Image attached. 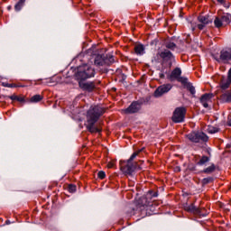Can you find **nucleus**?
I'll return each mask as SVG.
<instances>
[{"label": "nucleus", "instance_id": "obj_1", "mask_svg": "<svg viewBox=\"0 0 231 231\" xmlns=\"http://www.w3.org/2000/svg\"><path fill=\"white\" fill-rule=\"evenodd\" d=\"M164 48L161 50L157 56L160 57L159 59H155V62L161 63V69H159V78L163 79H165V75H169L171 73V69L173 66H176V56L172 51L178 48V45L174 43V42L168 41L164 42Z\"/></svg>", "mask_w": 231, "mask_h": 231}, {"label": "nucleus", "instance_id": "obj_2", "mask_svg": "<svg viewBox=\"0 0 231 231\" xmlns=\"http://www.w3.org/2000/svg\"><path fill=\"white\" fill-rule=\"evenodd\" d=\"M106 113V108L99 105L91 106L87 111V131L88 133H102V129L95 126V124L100 120V117Z\"/></svg>", "mask_w": 231, "mask_h": 231}, {"label": "nucleus", "instance_id": "obj_3", "mask_svg": "<svg viewBox=\"0 0 231 231\" xmlns=\"http://www.w3.org/2000/svg\"><path fill=\"white\" fill-rule=\"evenodd\" d=\"M97 75V70L93 66L89 64H83L77 67L76 72L74 74V79L77 81L88 80L89 79H95Z\"/></svg>", "mask_w": 231, "mask_h": 231}, {"label": "nucleus", "instance_id": "obj_4", "mask_svg": "<svg viewBox=\"0 0 231 231\" xmlns=\"http://www.w3.org/2000/svg\"><path fill=\"white\" fill-rule=\"evenodd\" d=\"M92 57L94 59V65H96L97 68H100L101 66H111L112 64H115V56L111 53L100 54L94 52Z\"/></svg>", "mask_w": 231, "mask_h": 231}, {"label": "nucleus", "instance_id": "obj_5", "mask_svg": "<svg viewBox=\"0 0 231 231\" xmlns=\"http://www.w3.org/2000/svg\"><path fill=\"white\" fill-rule=\"evenodd\" d=\"M120 171L125 176H134L136 171H142V166L138 162H129V161H120Z\"/></svg>", "mask_w": 231, "mask_h": 231}, {"label": "nucleus", "instance_id": "obj_6", "mask_svg": "<svg viewBox=\"0 0 231 231\" xmlns=\"http://www.w3.org/2000/svg\"><path fill=\"white\" fill-rule=\"evenodd\" d=\"M147 207H152V200H150L144 195L138 199L137 206L135 208H126V215L128 217H131V216H134V214H136V210H144V208H147Z\"/></svg>", "mask_w": 231, "mask_h": 231}, {"label": "nucleus", "instance_id": "obj_7", "mask_svg": "<svg viewBox=\"0 0 231 231\" xmlns=\"http://www.w3.org/2000/svg\"><path fill=\"white\" fill-rule=\"evenodd\" d=\"M213 59L218 64H231V48H225L220 51L219 54H214Z\"/></svg>", "mask_w": 231, "mask_h": 231}, {"label": "nucleus", "instance_id": "obj_8", "mask_svg": "<svg viewBox=\"0 0 231 231\" xmlns=\"http://www.w3.org/2000/svg\"><path fill=\"white\" fill-rule=\"evenodd\" d=\"M186 138L192 143H199L200 142H208V135L203 132L193 131L186 135Z\"/></svg>", "mask_w": 231, "mask_h": 231}, {"label": "nucleus", "instance_id": "obj_9", "mask_svg": "<svg viewBox=\"0 0 231 231\" xmlns=\"http://www.w3.org/2000/svg\"><path fill=\"white\" fill-rule=\"evenodd\" d=\"M185 115H187V109L183 106L175 108L171 116L173 124H183L185 122Z\"/></svg>", "mask_w": 231, "mask_h": 231}, {"label": "nucleus", "instance_id": "obj_10", "mask_svg": "<svg viewBox=\"0 0 231 231\" xmlns=\"http://www.w3.org/2000/svg\"><path fill=\"white\" fill-rule=\"evenodd\" d=\"M171 89H172V85L170 83L161 85L153 92V97L154 98H161L163 95H167Z\"/></svg>", "mask_w": 231, "mask_h": 231}, {"label": "nucleus", "instance_id": "obj_11", "mask_svg": "<svg viewBox=\"0 0 231 231\" xmlns=\"http://www.w3.org/2000/svg\"><path fill=\"white\" fill-rule=\"evenodd\" d=\"M142 110V103L140 100L133 101L130 106L125 109V115H135V113H140Z\"/></svg>", "mask_w": 231, "mask_h": 231}, {"label": "nucleus", "instance_id": "obj_12", "mask_svg": "<svg viewBox=\"0 0 231 231\" xmlns=\"http://www.w3.org/2000/svg\"><path fill=\"white\" fill-rule=\"evenodd\" d=\"M79 87L82 91H86L87 93H93L95 89H97V85L95 81L86 82V80L78 81Z\"/></svg>", "mask_w": 231, "mask_h": 231}, {"label": "nucleus", "instance_id": "obj_13", "mask_svg": "<svg viewBox=\"0 0 231 231\" xmlns=\"http://www.w3.org/2000/svg\"><path fill=\"white\" fill-rule=\"evenodd\" d=\"M198 21L199 24H197V28L199 30H205V28H207V26H208V24H212V23H214V21L212 20V18H210V16L208 15H199L198 17Z\"/></svg>", "mask_w": 231, "mask_h": 231}, {"label": "nucleus", "instance_id": "obj_14", "mask_svg": "<svg viewBox=\"0 0 231 231\" xmlns=\"http://www.w3.org/2000/svg\"><path fill=\"white\" fill-rule=\"evenodd\" d=\"M184 210H186V212H189L190 214H194L195 216H199V217H207V213H201V208H197L194 206V204L186 206Z\"/></svg>", "mask_w": 231, "mask_h": 231}, {"label": "nucleus", "instance_id": "obj_15", "mask_svg": "<svg viewBox=\"0 0 231 231\" xmlns=\"http://www.w3.org/2000/svg\"><path fill=\"white\" fill-rule=\"evenodd\" d=\"M210 162V157L207 155L199 156V155H195V163L199 167H203V165H207Z\"/></svg>", "mask_w": 231, "mask_h": 231}, {"label": "nucleus", "instance_id": "obj_16", "mask_svg": "<svg viewBox=\"0 0 231 231\" xmlns=\"http://www.w3.org/2000/svg\"><path fill=\"white\" fill-rule=\"evenodd\" d=\"M180 77H181V69L177 67L168 76V79H170V80H178Z\"/></svg>", "mask_w": 231, "mask_h": 231}, {"label": "nucleus", "instance_id": "obj_17", "mask_svg": "<svg viewBox=\"0 0 231 231\" xmlns=\"http://www.w3.org/2000/svg\"><path fill=\"white\" fill-rule=\"evenodd\" d=\"M220 101L222 104H231V89L220 95Z\"/></svg>", "mask_w": 231, "mask_h": 231}, {"label": "nucleus", "instance_id": "obj_18", "mask_svg": "<svg viewBox=\"0 0 231 231\" xmlns=\"http://www.w3.org/2000/svg\"><path fill=\"white\" fill-rule=\"evenodd\" d=\"M231 81L229 79H225V77L223 76L220 80V89L223 91H226V89H228L230 88Z\"/></svg>", "mask_w": 231, "mask_h": 231}, {"label": "nucleus", "instance_id": "obj_19", "mask_svg": "<svg viewBox=\"0 0 231 231\" xmlns=\"http://www.w3.org/2000/svg\"><path fill=\"white\" fill-rule=\"evenodd\" d=\"M43 98L44 97L42 95L36 94L28 99V102L30 104H39V102H41Z\"/></svg>", "mask_w": 231, "mask_h": 231}, {"label": "nucleus", "instance_id": "obj_20", "mask_svg": "<svg viewBox=\"0 0 231 231\" xmlns=\"http://www.w3.org/2000/svg\"><path fill=\"white\" fill-rule=\"evenodd\" d=\"M134 52L137 54V55H144L145 53V46H143V44L142 43H139L137 45L134 46Z\"/></svg>", "mask_w": 231, "mask_h": 231}, {"label": "nucleus", "instance_id": "obj_21", "mask_svg": "<svg viewBox=\"0 0 231 231\" xmlns=\"http://www.w3.org/2000/svg\"><path fill=\"white\" fill-rule=\"evenodd\" d=\"M216 169H217V167L216 166V164L214 163H211L210 166L207 167L206 169H204L202 171V172L204 174H212V172H215L216 171Z\"/></svg>", "mask_w": 231, "mask_h": 231}, {"label": "nucleus", "instance_id": "obj_22", "mask_svg": "<svg viewBox=\"0 0 231 231\" xmlns=\"http://www.w3.org/2000/svg\"><path fill=\"white\" fill-rule=\"evenodd\" d=\"M26 4V0H18V2L14 5V10L16 12H21Z\"/></svg>", "mask_w": 231, "mask_h": 231}, {"label": "nucleus", "instance_id": "obj_23", "mask_svg": "<svg viewBox=\"0 0 231 231\" xmlns=\"http://www.w3.org/2000/svg\"><path fill=\"white\" fill-rule=\"evenodd\" d=\"M150 201H152V198H158V191H154L152 189H150L147 191V193L144 195Z\"/></svg>", "mask_w": 231, "mask_h": 231}, {"label": "nucleus", "instance_id": "obj_24", "mask_svg": "<svg viewBox=\"0 0 231 231\" xmlns=\"http://www.w3.org/2000/svg\"><path fill=\"white\" fill-rule=\"evenodd\" d=\"M143 151H145V148H142L137 152H134L126 162H129L131 163H134V158L140 154V152H143Z\"/></svg>", "mask_w": 231, "mask_h": 231}, {"label": "nucleus", "instance_id": "obj_25", "mask_svg": "<svg viewBox=\"0 0 231 231\" xmlns=\"http://www.w3.org/2000/svg\"><path fill=\"white\" fill-rule=\"evenodd\" d=\"M186 89L189 91L190 95H192L193 97H196V88L192 86V83L189 82L186 85Z\"/></svg>", "mask_w": 231, "mask_h": 231}, {"label": "nucleus", "instance_id": "obj_26", "mask_svg": "<svg viewBox=\"0 0 231 231\" xmlns=\"http://www.w3.org/2000/svg\"><path fill=\"white\" fill-rule=\"evenodd\" d=\"M151 98H152V97L151 96H147L146 97H142L139 99V102L141 103V106H147V105H151Z\"/></svg>", "mask_w": 231, "mask_h": 231}, {"label": "nucleus", "instance_id": "obj_27", "mask_svg": "<svg viewBox=\"0 0 231 231\" xmlns=\"http://www.w3.org/2000/svg\"><path fill=\"white\" fill-rule=\"evenodd\" d=\"M208 183H214V177H207V178L202 179V180H201L202 187L208 185Z\"/></svg>", "mask_w": 231, "mask_h": 231}, {"label": "nucleus", "instance_id": "obj_28", "mask_svg": "<svg viewBox=\"0 0 231 231\" xmlns=\"http://www.w3.org/2000/svg\"><path fill=\"white\" fill-rule=\"evenodd\" d=\"M215 28H221L223 26V20L219 17H216L214 20Z\"/></svg>", "mask_w": 231, "mask_h": 231}, {"label": "nucleus", "instance_id": "obj_29", "mask_svg": "<svg viewBox=\"0 0 231 231\" xmlns=\"http://www.w3.org/2000/svg\"><path fill=\"white\" fill-rule=\"evenodd\" d=\"M210 98H212V94L206 93L201 96L200 102H208V100H210Z\"/></svg>", "mask_w": 231, "mask_h": 231}, {"label": "nucleus", "instance_id": "obj_30", "mask_svg": "<svg viewBox=\"0 0 231 231\" xmlns=\"http://www.w3.org/2000/svg\"><path fill=\"white\" fill-rule=\"evenodd\" d=\"M208 133L209 134H216V133H219V128L215 126H208Z\"/></svg>", "mask_w": 231, "mask_h": 231}, {"label": "nucleus", "instance_id": "obj_31", "mask_svg": "<svg viewBox=\"0 0 231 231\" xmlns=\"http://www.w3.org/2000/svg\"><path fill=\"white\" fill-rule=\"evenodd\" d=\"M68 190H69V192L70 194H73V193L77 192V185H75V184H69Z\"/></svg>", "mask_w": 231, "mask_h": 231}, {"label": "nucleus", "instance_id": "obj_32", "mask_svg": "<svg viewBox=\"0 0 231 231\" xmlns=\"http://www.w3.org/2000/svg\"><path fill=\"white\" fill-rule=\"evenodd\" d=\"M177 80L178 82H180V84H183V86H187L189 84V79L181 76Z\"/></svg>", "mask_w": 231, "mask_h": 231}, {"label": "nucleus", "instance_id": "obj_33", "mask_svg": "<svg viewBox=\"0 0 231 231\" xmlns=\"http://www.w3.org/2000/svg\"><path fill=\"white\" fill-rule=\"evenodd\" d=\"M188 171H190V172H196L198 171V168L196 167L195 164L189 163L188 165Z\"/></svg>", "mask_w": 231, "mask_h": 231}, {"label": "nucleus", "instance_id": "obj_34", "mask_svg": "<svg viewBox=\"0 0 231 231\" xmlns=\"http://www.w3.org/2000/svg\"><path fill=\"white\" fill-rule=\"evenodd\" d=\"M16 102H21V104H26L28 103V99L26 100V98L18 96V97H16Z\"/></svg>", "mask_w": 231, "mask_h": 231}, {"label": "nucleus", "instance_id": "obj_35", "mask_svg": "<svg viewBox=\"0 0 231 231\" xmlns=\"http://www.w3.org/2000/svg\"><path fill=\"white\" fill-rule=\"evenodd\" d=\"M97 178H99V180H104L106 178V171H99L97 172Z\"/></svg>", "mask_w": 231, "mask_h": 231}, {"label": "nucleus", "instance_id": "obj_36", "mask_svg": "<svg viewBox=\"0 0 231 231\" xmlns=\"http://www.w3.org/2000/svg\"><path fill=\"white\" fill-rule=\"evenodd\" d=\"M158 38H155L150 42V46H157L158 45Z\"/></svg>", "mask_w": 231, "mask_h": 231}, {"label": "nucleus", "instance_id": "obj_37", "mask_svg": "<svg viewBox=\"0 0 231 231\" xmlns=\"http://www.w3.org/2000/svg\"><path fill=\"white\" fill-rule=\"evenodd\" d=\"M126 79H127V75L122 74V75H121V79L119 80V82H121L122 84H124V82H125Z\"/></svg>", "mask_w": 231, "mask_h": 231}, {"label": "nucleus", "instance_id": "obj_38", "mask_svg": "<svg viewBox=\"0 0 231 231\" xmlns=\"http://www.w3.org/2000/svg\"><path fill=\"white\" fill-rule=\"evenodd\" d=\"M2 86H4V88H16L14 84H9V83H3Z\"/></svg>", "mask_w": 231, "mask_h": 231}, {"label": "nucleus", "instance_id": "obj_39", "mask_svg": "<svg viewBox=\"0 0 231 231\" xmlns=\"http://www.w3.org/2000/svg\"><path fill=\"white\" fill-rule=\"evenodd\" d=\"M206 152L208 155V157L210 158L212 156V149L206 148Z\"/></svg>", "mask_w": 231, "mask_h": 231}, {"label": "nucleus", "instance_id": "obj_40", "mask_svg": "<svg viewBox=\"0 0 231 231\" xmlns=\"http://www.w3.org/2000/svg\"><path fill=\"white\" fill-rule=\"evenodd\" d=\"M18 96L13 95V96H6V98H10V100H17Z\"/></svg>", "mask_w": 231, "mask_h": 231}, {"label": "nucleus", "instance_id": "obj_41", "mask_svg": "<svg viewBox=\"0 0 231 231\" xmlns=\"http://www.w3.org/2000/svg\"><path fill=\"white\" fill-rule=\"evenodd\" d=\"M218 3H219V5H223V6H226V0H217Z\"/></svg>", "mask_w": 231, "mask_h": 231}, {"label": "nucleus", "instance_id": "obj_42", "mask_svg": "<svg viewBox=\"0 0 231 231\" xmlns=\"http://www.w3.org/2000/svg\"><path fill=\"white\" fill-rule=\"evenodd\" d=\"M200 104H202L203 107L205 108L208 107V103H207V101L200 102Z\"/></svg>", "mask_w": 231, "mask_h": 231}, {"label": "nucleus", "instance_id": "obj_43", "mask_svg": "<svg viewBox=\"0 0 231 231\" xmlns=\"http://www.w3.org/2000/svg\"><path fill=\"white\" fill-rule=\"evenodd\" d=\"M227 125L228 127H231V116L227 117Z\"/></svg>", "mask_w": 231, "mask_h": 231}, {"label": "nucleus", "instance_id": "obj_44", "mask_svg": "<svg viewBox=\"0 0 231 231\" xmlns=\"http://www.w3.org/2000/svg\"><path fill=\"white\" fill-rule=\"evenodd\" d=\"M174 171H175V172H181V167L177 166V167H175Z\"/></svg>", "mask_w": 231, "mask_h": 231}, {"label": "nucleus", "instance_id": "obj_45", "mask_svg": "<svg viewBox=\"0 0 231 231\" xmlns=\"http://www.w3.org/2000/svg\"><path fill=\"white\" fill-rule=\"evenodd\" d=\"M201 210V214H207V216H208V213L207 212L206 208H200Z\"/></svg>", "mask_w": 231, "mask_h": 231}, {"label": "nucleus", "instance_id": "obj_46", "mask_svg": "<svg viewBox=\"0 0 231 231\" xmlns=\"http://www.w3.org/2000/svg\"><path fill=\"white\" fill-rule=\"evenodd\" d=\"M5 225H12V222L10 220H6Z\"/></svg>", "mask_w": 231, "mask_h": 231}, {"label": "nucleus", "instance_id": "obj_47", "mask_svg": "<svg viewBox=\"0 0 231 231\" xmlns=\"http://www.w3.org/2000/svg\"><path fill=\"white\" fill-rule=\"evenodd\" d=\"M7 10H8V12H10V10H12V5H8Z\"/></svg>", "mask_w": 231, "mask_h": 231}, {"label": "nucleus", "instance_id": "obj_48", "mask_svg": "<svg viewBox=\"0 0 231 231\" xmlns=\"http://www.w3.org/2000/svg\"><path fill=\"white\" fill-rule=\"evenodd\" d=\"M108 167L111 169L113 167V163H108Z\"/></svg>", "mask_w": 231, "mask_h": 231}]
</instances>
